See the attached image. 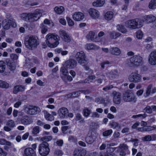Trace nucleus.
<instances>
[{"instance_id": "obj_1", "label": "nucleus", "mask_w": 156, "mask_h": 156, "mask_svg": "<svg viewBox=\"0 0 156 156\" xmlns=\"http://www.w3.org/2000/svg\"><path fill=\"white\" fill-rule=\"evenodd\" d=\"M39 43V39L35 36H27L25 39L24 44L26 47L31 50L36 48Z\"/></svg>"}, {"instance_id": "obj_2", "label": "nucleus", "mask_w": 156, "mask_h": 156, "mask_svg": "<svg viewBox=\"0 0 156 156\" xmlns=\"http://www.w3.org/2000/svg\"><path fill=\"white\" fill-rule=\"evenodd\" d=\"M46 42L50 48L56 47L59 44V36L53 34H49L46 36Z\"/></svg>"}, {"instance_id": "obj_3", "label": "nucleus", "mask_w": 156, "mask_h": 156, "mask_svg": "<svg viewBox=\"0 0 156 156\" xmlns=\"http://www.w3.org/2000/svg\"><path fill=\"white\" fill-rule=\"evenodd\" d=\"M75 58L79 64L81 65L85 66L88 63L86 56L84 52L81 51L77 52L75 55Z\"/></svg>"}, {"instance_id": "obj_4", "label": "nucleus", "mask_w": 156, "mask_h": 156, "mask_svg": "<svg viewBox=\"0 0 156 156\" xmlns=\"http://www.w3.org/2000/svg\"><path fill=\"white\" fill-rule=\"evenodd\" d=\"M49 144L48 143L42 142L38 147V152L42 156H46L50 152Z\"/></svg>"}, {"instance_id": "obj_5", "label": "nucleus", "mask_w": 156, "mask_h": 156, "mask_svg": "<svg viewBox=\"0 0 156 156\" xmlns=\"http://www.w3.org/2000/svg\"><path fill=\"white\" fill-rule=\"evenodd\" d=\"M130 65L131 66L138 67L141 65L143 63V58L141 56L135 55L129 59Z\"/></svg>"}, {"instance_id": "obj_6", "label": "nucleus", "mask_w": 156, "mask_h": 156, "mask_svg": "<svg viewBox=\"0 0 156 156\" xmlns=\"http://www.w3.org/2000/svg\"><path fill=\"white\" fill-rule=\"evenodd\" d=\"M122 99L126 102H135L136 101L134 94L130 90H127L123 93Z\"/></svg>"}, {"instance_id": "obj_7", "label": "nucleus", "mask_w": 156, "mask_h": 156, "mask_svg": "<svg viewBox=\"0 0 156 156\" xmlns=\"http://www.w3.org/2000/svg\"><path fill=\"white\" fill-rule=\"evenodd\" d=\"M42 15L39 10H36L33 13H28L29 22H33L38 20Z\"/></svg>"}, {"instance_id": "obj_8", "label": "nucleus", "mask_w": 156, "mask_h": 156, "mask_svg": "<svg viewBox=\"0 0 156 156\" xmlns=\"http://www.w3.org/2000/svg\"><path fill=\"white\" fill-rule=\"evenodd\" d=\"M141 79V76L138 73L137 71L132 73L128 77V80L130 82L135 83L140 82Z\"/></svg>"}, {"instance_id": "obj_9", "label": "nucleus", "mask_w": 156, "mask_h": 156, "mask_svg": "<svg viewBox=\"0 0 156 156\" xmlns=\"http://www.w3.org/2000/svg\"><path fill=\"white\" fill-rule=\"evenodd\" d=\"M24 110L27 113L31 115L38 114L41 112L40 108L37 106H27L25 108Z\"/></svg>"}, {"instance_id": "obj_10", "label": "nucleus", "mask_w": 156, "mask_h": 156, "mask_svg": "<svg viewBox=\"0 0 156 156\" xmlns=\"http://www.w3.org/2000/svg\"><path fill=\"white\" fill-rule=\"evenodd\" d=\"M15 126V122L12 120L9 119L7 121L6 126L4 127L3 129L5 131L9 132Z\"/></svg>"}, {"instance_id": "obj_11", "label": "nucleus", "mask_w": 156, "mask_h": 156, "mask_svg": "<svg viewBox=\"0 0 156 156\" xmlns=\"http://www.w3.org/2000/svg\"><path fill=\"white\" fill-rule=\"evenodd\" d=\"M77 64V62L75 60L70 59L66 61L64 65L67 69H71L75 68Z\"/></svg>"}, {"instance_id": "obj_12", "label": "nucleus", "mask_w": 156, "mask_h": 156, "mask_svg": "<svg viewBox=\"0 0 156 156\" xmlns=\"http://www.w3.org/2000/svg\"><path fill=\"white\" fill-rule=\"evenodd\" d=\"M59 37L64 41L68 43L71 41L70 36L65 31L61 30L59 31Z\"/></svg>"}, {"instance_id": "obj_13", "label": "nucleus", "mask_w": 156, "mask_h": 156, "mask_svg": "<svg viewBox=\"0 0 156 156\" xmlns=\"http://www.w3.org/2000/svg\"><path fill=\"white\" fill-rule=\"evenodd\" d=\"M112 94L113 97L114 102L116 104H120L121 101V94L119 92L114 91L112 92Z\"/></svg>"}, {"instance_id": "obj_14", "label": "nucleus", "mask_w": 156, "mask_h": 156, "mask_svg": "<svg viewBox=\"0 0 156 156\" xmlns=\"http://www.w3.org/2000/svg\"><path fill=\"white\" fill-rule=\"evenodd\" d=\"M119 147L120 155L125 156L126 154H129L128 146L126 144H120Z\"/></svg>"}, {"instance_id": "obj_15", "label": "nucleus", "mask_w": 156, "mask_h": 156, "mask_svg": "<svg viewBox=\"0 0 156 156\" xmlns=\"http://www.w3.org/2000/svg\"><path fill=\"white\" fill-rule=\"evenodd\" d=\"M148 62L152 65H156V50L151 52L148 56Z\"/></svg>"}, {"instance_id": "obj_16", "label": "nucleus", "mask_w": 156, "mask_h": 156, "mask_svg": "<svg viewBox=\"0 0 156 156\" xmlns=\"http://www.w3.org/2000/svg\"><path fill=\"white\" fill-rule=\"evenodd\" d=\"M68 110L65 107H62L58 111V114L60 118H64L68 116Z\"/></svg>"}, {"instance_id": "obj_17", "label": "nucleus", "mask_w": 156, "mask_h": 156, "mask_svg": "<svg viewBox=\"0 0 156 156\" xmlns=\"http://www.w3.org/2000/svg\"><path fill=\"white\" fill-rule=\"evenodd\" d=\"M7 67L10 71L14 70L16 68V65L15 62L12 60L6 59L5 60Z\"/></svg>"}, {"instance_id": "obj_18", "label": "nucleus", "mask_w": 156, "mask_h": 156, "mask_svg": "<svg viewBox=\"0 0 156 156\" xmlns=\"http://www.w3.org/2000/svg\"><path fill=\"white\" fill-rule=\"evenodd\" d=\"M88 12L90 16L93 19H97L99 17V12L95 9L90 8L88 10Z\"/></svg>"}, {"instance_id": "obj_19", "label": "nucleus", "mask_w": 156, "mask_h": 156, "mask_svg": "<svg viewBox=\"0 0 156 156\" xmlns=\"http://www.w3.org/2000/svg\"><path fill=\"white\" fill-rule=\"evenodd\" d=\"M86 153V151L84 149L76 148L73 152V156H85Z\"/></svg>"}, {"instance_id": "obj_20", "label": "nucleus", "mask_w": 156, "mask_h": 156, "mask_svg": "<svg viewBox=\"0 0 156 156\" xmlns=\"http://www.w3.org/2000/svg\"><path fill=\"white\" fill-rule=\"evenodd\" d=\"M21 123L24 125H27L32 122L31 119L27 115L22 116L20 119Z\"/></svg>"}, {"instance_id": "obj_21", "label": "nucleus", "mask_w": 156, "mask_h": 156, "mask_svg": "<svg viewBox=\"0 0 156 156\" xmlns=\"http://www.w3.org/2000/svg\"><path fill=\"white\" fill-rule=\"evenodd\" d=\"M84 15L80 12H75L73 15V17L74 20L76 21H80L82 20L84 18Z\"/></svg>"}, {"instance_id": "obj_22", "label": "nucleus", "mask_w": 156, "mask_h": 156, "mask_svg": "<svg viewBox=\"0 0 156 156\" xmlns=\"http://www.w3.org/2000/svg\"><path fill=\"white\" fill-rule=\"evenodd\" d=\"M24 153L26 156H36L35 151L32 148H27L24 151Z\"/></svg>"}, {"instance_id": "obj_23", "label": "nucleus", "mask_w": 156, "mask_h": 156, "mask_svg": "<svg viewBox=\"0 0 156 156\" xmlns=\"http://www.w3.org/2000/svg\"><path fill=\"white\" fill-rule=\"evenodd\" d=\"M109 53L114 55H118L121 53V51L119 48L117 47H112L109 50Z\"/></svg>"}, {"instance_id": "obj_24", "label": "nucleus", "mask_w": 156, "mask_h": 156, "mask_svg": "<svg viewBox=\"0 0 156 156\" xmlns=\"http://www.w3.org/2000/svg\"><path fill=\"white\" fill-rule=\"evenodd\" d=\"M25 89V87L23 85H18L14 87L13 93L14 94H16L18 92L24 91Z\"/></svg>"}, {"instance_id": "obj_25", "label": "nucleus", "mask_w": 156, "mask_h": 156, "mask_svg": "<svg viewBox=\"0 0 156 156\" xmlns=\"http://www.w3.org/2000/svg\"><path fill=\"white\" fill-rule=\"evenodd\" d=\"M135 22L134 19L131 20L126 21L125 23L126 27L129 28L135 29Z\"/></svg>"}, {"instance_id": "obj_26", "label": "nucleus", "mask_w": 156, "mask_h": 156, "mask_svg": "<svg viewBox=\"0 0 156 156\" xmlns=\"http://www.w3.org/2000/svg\"><path fill=\"white\" fill-rule=\"evenodd\" d=\"M144 19L145 21L148 23H151L156 20V17L151 15L144 16Z\"/></svg>"}, {"instance_id": "obj_27", "label": "nucleus", "mask_w": 156, "mask_h": 156, "mask_svg": "<svg viewBox=\"0 0 156 156\" xmlns=\"http://www.w3.org/2000/svg\"><path fill=\"white\" fill-rule=\"evenodd\" d=\"M119 75V73L117 69L112 70L108 73L109 76L112 79L117 78Z\"/></svg>"}, {"instance_id": "obj_28", "label": "nucleus", "mask_w": 156, "mask_h": 156, "mask_svg": "<svg viewBox=\"0 0 156 156\" xmlns=\"http://www.w3.org/2000/svg\"><path fill=\"white\" fill-rule=\"evenodd\" d=\"M105 19L107 20H111L114 17L113 12L112 11H108L105 13Z\"/></svg>"}, {"instance_id": "obj_29", "label": "nucleus", "mask_w": 156, "mask_h": 156, "mask_svg": "<svg viewBox=\"0 0 156 156\" xmlns=\"http://www.w3.org/2000/svg\"><path fill=\"white\" fill-rule=\"evenodd\" d=\"M135 22V29L139 28L141 27L143 25V21L140 19H134Z\"/></svg>"}, {"instance_id": "obj_30", "label": "nucleus", "mask_w": 156, "mask_h": 156, "mask_svg": "<svg viewBox=\"0 0 156 156\" xmlns=\"http://www.w3.org/2000/svg\"><path fill=\"white\" fill-rule=\"evenodd\" d=\"M95 139V137L94 136H88L85 138V141L87 143L91 144L94 141Z\"/></svg>"}, {"instance_id": "obj_31", "label": "nucleus", "mask_w": 156, "mask_h": 156, "mask_svg": "<svg viewBox=\"0 0 156 156\" xmlns=\"http://www.w3.org/2000/svg\"><path fill=\"white\" fill-rule=\"evenodd\" d=\"M105 3V0H97L96 2H93L92 4L94 6L101 7L104 5Z\"/></svg>"}, {"instance_id": "obj_32", "label": "nucleus", "mask_w": 156, "mask_h": 156, "mask_svg": "<svg viewBox=\"0 0 156 156\" xmlns=\"http://www.w3.org/2000/svg\"><path fill=\"white\" fill-rule=\"evenodd\" d=\"M54 10L55 12L58 14H62L64 10V8L63 6H56L55 7Z\"/></svg>"}, {"instance_id": "obj_33", "label": "nucleus", "mask_w": 156, "mask_h": 156, "mask_svg": "<svg viewBox=\"0 0 156 156\" xmlns=\"http://www.w3.org/2000/svg\"><path fill=\"white\" fill-rule=\"evenodd\" d=\"M109 124L112 128L114 129H116L118 130L120 129V125L117 122L112 121V122H110Z\"/></svg>"}, {"instance_id": "obj_34", "label": "nucleus", "mask_w": 156, "mask_h": 156, "mask_svg": "<svg viewBox=\"0 0 156 156\" xmlns=\"http://www.w3.org/2000/svg\"><path fill=\"white\" fill-rule=\"evenodd\" d=\"M148 8L151 9H156V0H151L149 2Z\"/></svg>"}, {"instance_id": "obj_35", "label": "nucleus", "mask_w": 156, "mask_h": 156, "mask_svg": "<svg viewBox=\"0 0 156 156\" xmlns=\"http://www.w3.org/2000/svg\"><path fill=\"white\" fill-rule=\"evenodd\" d=\"M86 47L87 49L88 50L98 49L99 48V47L96 45L91 43L86 44Z\"/></svg>"}, {"instance_id": "obj_36", "label": "nucleus", "mask_w": 156, "mask_h": 156, "mask_svg": "<svg viewBox=\"0 0 156 156\" xmlns=\"http://www.w3.org/2000/svg\"><path fill=\"white\" fill-rule=\"evenodd\" d=\"M9 87V84L5 81L0 80V87L5 88H8Z\"/></svg>"}, {"instance_id": "obj_37", "label": "nucleus", "mask_w": 156, "mask_h": 156, "mask_svg": "<svg viewBox=\"0 0 156 156\" xmlns=\"http://www.w3.org/2000/svg\"><path fill=\"white\" fill-rule=\"evenodd\" d=\"M67 68L65 66H63L60 69V73L63 75L67 76L68 73Z\"/></svg>"}, {"instance_id": "obj_38", "label": "nucleus", "mask_w": 156, "mask_h": 156, "mask_svg": "<svg viewBox=\"0 0 156 156\" xmlns=\"http://www.w3.org/2000/svg\"><path fill=\"white\" fill-rule=\"evenodd\" d=\"M116 27L117 30L123 33H125L127 31L126 28L122 25L118 24Z\"/></svg>"}, {"instance_id": "obj_39", "label": "nucleus", "mask_w": 156, "mask_h": 156, "mask_svg": "<svg viewBox=\"0 0 156 156\" xmlns=\"http://www.w3.org/2000/svg\"><path fill=\"white\" fill-rule=\"evenodd\" d=\"M20 17L22 20L29 22L28 13H23L21 15Z\"/></svg>"}, {"instance_id": "obj_40", "label": "nucleus", "mask_w": 156, "mask_h": 156, "mask_svg": "<svg viewBox=\"0 0 156 156\" xmlns=\"http://www.w3.org/2000/svg\"><path fill=\"white\" fill-rule=\"evenodd\" d=\"M5 68V64L3 61H0V73H3Z\"/></svg>"}, {"instance_id": "obj_41", "label": "nucleus", "mask_w": 156, "mask_h": 156, "mask_svg": "<svg viewBox=\"0 0 156 156\" xmlns=\"http://www.w3.org/2000/svg\"><path fill=\"white\" fill-rule=\"evenodd\" d=\"M95 33L94 32L90 31L86 36L88 40H90L91 41L94 40V36Z\"/></svg>"}, {"instance_id": "obj_42", "label": "nucleus", "mask_w": 156, "mask_h": 156, "mask_svg": "<svg viewBox=\"0 0 156 156\" xmlns=\"http://www.w3.org/2000/svg\"><path fill=\"white\" fill-rule=\"evenodd\" d=\"M52 139L51 136H48L42 137L41 138V140L43 141L42 142L47 143V142L50 141Z\"/></svg>"}, {"instance_id": "obj_43", "label": "nucleus", "mask_w": 156, "mask_h": 156, "mask_svg": "<svg viewBox=\"0 0 156 156\" xmlns=\"http://www.w3.org/2000/svg\"><path fill=\"white\" fill-rule=\"evenodd\" d=\"M146 131L150 132L156 129V125H154L153 126H148L145 127Z\"/></svg>"}, {"instance_id": "obj_44", "label": "nucleus", "mask_w": 156, "mask_h": 156, "mask_svg": "<svg viewBox=\"0 0 156 156\" xmlns=\"http://www.w3.org/2000/svg\"><path fill=\"white\" fill-rule=\"evenodd\" d=\"M113 132L112 129H108L103 132L102 135L104 136H108L110 135Z\"/></svg>"}, {"instance_id": "obj_45", "label": "nucleus", "mask_w": 156, "mask_h": 156, "mask_svg": "<svg viewBox=\"0 0 156 156\" xmlns=\"http://www.w3.org/2000/svg\"><path fill=\"white\" fill-rule=\"evenodd\" d=\"M152 87V85L151 84H150L147 86L145 93V97L149 96L151 92V89Z\"/></svg>"}, {"instance_id": "obj_46", "label": "nucleus", "mask_w": 156, "mask_h": 156, "mask_svg": "<svg viewBox=\"0 0 156 156\" xmlns=\"http://www.w3.org/2000/svg\"><path fill=\"white\" fill-rule=\"evenodd\" d=\"M91 112V111L87 108H84L83 110V115L86 117H88Z\"/></svg>"}, {"instance_id": "obj_47", "label": "nucleus", "mask_w": 156, "mask_h": 156, "mask_svg": "<svg viewBox=\"0 0 156 156\" xmlns=\"http://www.w3.org/2000/svg\"><path fill=\"white\" fill-rule=\"evenodd\" d=\"M63 154V153L62 151L59 150H55L54 153L55 156H61Z\"/></svg>"}, {"instance_id": "obj_48", "label": "nucleus", "mask_w": 156, "mask_h": 156, "mask_svg": "<svg viewBox=\"0 0 156 156\" xmlns=\"http://www.w3.org/2000/svg\"><path fill=\"white\" fill-rule=\"evenodd\" d=\"M111 64L112 63L111 62H110L106 60L101 62L100 63V65L101 66V68L103 69H104L105 68V65H109Z\"/></svg>"}, {"instance_id": "obj_49", "label": "nucleus", "mask_w": 156, "mask_h": 156, "mask_svg": "<svg viewBox=\"0 0 156 156\" xmlns=\"http://www.w3.org/2000/svg\"><path fill=\"white\" fill-rule=\"evenodd\" d=\"M40 132V128L38 126H35L33 129L32 133L34 134H37Z\"/></svg>"}, {"instance_id": "obj_50", "label": "nucleus", "mask_w": 156, "mask_h": 156, "mask_svg": "<svg viewBox=\"0 0 156 156\" xmlns=\"http://www.w3.org/2000/svg\"><path fill=\"white\" fill-rule=\"evenodd\" d=\"M142 140L144 141H151V136L150 135H146L142 137Z\"/></svg>"}, {"instance_id": "obj_51", "label": "nucleus", "mask_w": 156, "mask_h": 156, "mask_svg": "<svg viewBox=\"0 0 156 156\" xmlns=\"http://www.w3.org/2000/svg\"><path fill=\"white\" fill-rule=\"evenodd\" d=\"M68 23L69 26H73L74 25V22L69 17H68L66 18Z\"/></svg>"}, {"instance_id": "obj_52", "label": "nucleus", "mask_w": 156, "mask_h": 156, "mask_svg": "<svg viewBox=\"0 0 156 156\" xmlns=\"http://www.w3.org/2000/svg\"><path fill=\"white\" fill-rule=\"evenodd\" d=\"M147 115L145 114H140L139 115H134L132 116V118L133 119H136L140 117H142L143 118H145L146 117Z\"/></svg>"}, {"instance_id": "obj_53", "label": "nucleus", "mask_w": 156, "mask_h": 156, "mask_svg": "<svg viewBox=\"0 0 156 156\" xmlns=\"http://www.w3.org/2000/svg\"><path fill=\"white\" fill-rule=\"evenodd\" d=\"M136 37L139 39H140L142 38L143 37L142 32L140 30H138L136 32Z\"/></svg>"}, {"instance_id": "obj_54", "label": "nucleus", "mask_w": 156, "mask_h": 156, "mask_svg": "<svg viewBox=\"0 0 156 156\" xmlns=\"http://www.w3.org/2000/svg\"><path fill=\"white\" fill-rule=\"evenodd\" d=\"M10 25L13 27H16V24L15 22V20L13 19H10L9 20Z\"/></svg>"}, {"instance_id": "obj_55", "label": "nucleus", "mask_w": 156, "mask_h": 156, "mask_svg": "<svg viewBox=\"0 0 156 156\" xmlns=\"http://www.w3.org/2000/svg\"><path fill=\"white\" fill-rule=\"evenodd\" d=\"M144 110L147 113L150 114L152 113L151 107L149 106H147L144 108Z\"/></svg>"}, {"instance_id": "obj_56", "label": "nucleus", "mask_w": 156, "mask_h": 156, "mask_svg": "<svg viewBox=\"0 0 156 156\" xmlns=\"http://www.w3.org/2000/svg\"><path fill=\"white\" fill-rule=\"evenodd\" d=\"M10 57L13 60H16L18 58V56L15 54H11Z\"/></svg>"}, {"instance_id": "obj_57", "label": "nucleus", "mask_w": 156, "mask_h": 156, "mask_svg": "<svg viewBox=\"0 0 156 156\" xmlns=\"http://www.w3.org/2000/svg\"><path fill=\"white\" fill-rule=\"evenodd\" d=\"M6 22L7 23L4 25V28L5 29L8 30L10 28V27L11 26L9 22V20L8 21H6Z\"/></svg>"}, {"instance_id": "obj_58", "label": "nucleus", "mask_w": 156, "mask_h": 156, "mask_svg": "<svg viewBox=\"0 0 156 156\" xmlns=\"http://www.w3.org/2000/svg\"><path fill=\"white\" fill-rule=\"evenodd\" d=\"M110 37L112 39H115V31H111L109 33Z\"/></svg>"}, {"instance_id": "obj_59", "label": "nucleus", "mask_w": 156, "mask_h": 156, "mask_svg": "<svg viewBox=\"0 0 156 156\" xmlns=\"http://www.w3.org/2000/svg\"><path fill=\"white\" fill-rule=\"evenodd\" d=\"M115 149L114 148L109 147L107 148L106 152L110 153L111 154H114L113 152L115 150Z\"/></svg>"}, {"instance_id": "obj_60", "label": "nucleus", "mask_w": 156, "mask_h": 156, "mask_svg": "<svg viewBox=\"0 0 156 156\" xmlns=\"http://www.w3.org/2000/svg\"><path fill=\"white\" fill-rule=\"evenodd\" d=\"M7 155V153L4 151L3 149L0 147V156H6Z\"/></svg>"}, {"instance_id": "obj_61", "label": "nucleus", "mask_w": 156, "mask_h": 156, "mask_svg": "<svg viewBox=\"0 0 156 156\" xmlns=\"http://www.w3.org/2000/svg\"><path fill=\"white\" fill-rule=\"evenodd\" d=\"M91 116L93 118H98L99 115L97 112H95L92 113Z\"/></svg>"}, {"instance_id": "obj_62", "label": "nucleus", "mask_w": 156, "mask_h": 156, "mask_svg": "<svg viewBox=\"0 0 156 156\" xmlns=\"http://www.w3.org/2000/svg\"><path fill=\"white\" fill-rule=\"evenodd\" d=\"M113 87L112 85H111L110 86H107L103 88V90L105 91H107L108 90H110V89L112 88Z\"/></svg>"}, {"instance_id": "obj_63", "label": "nucleus", "mask_w": 156, "mask_h": 156, "mask_svg": "<svg viewBox=\"0 0 156 156\" xmlns=\"http://www.w3.org/2000/svg\"><path fill=\"white\" fill-rule=\"evenodd\" d=\"M63 141L62 140H57L56 143L59 146H62L63 144Z\"/></svg>"}, {"instance_id": "obj_64", "label": "nucleus", "mask_w": 156, "mask_h": 156, "mask_svg": "<svg viewBox=\"0 0 156 156\" xmlns=\"http://www.w3.org/2000/svg\"><path fill=\"white\" fill-rule=\"evenodd\" d=\"M68 126H64L62 127L61 129L62 133H66V131L68 129Z\"/></svg>"}]
</instances>
